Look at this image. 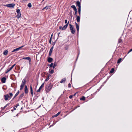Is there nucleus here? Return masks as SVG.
Here are the masks:
<instances>
[{
  "instance_id": "f257e3e1",
  "label": "nucleus",
  "mask_w": 132,
  "mask_h": 132,
  "mask_svg": "<svg viewBox=\"0 0 132 132\" xmlns=\"http://www.w3.org/2000/svg\"><path fill=\"white\" fill-rule=\"evenodd\" d=\"M52 88V86L51 85V83L48 84L45 87V90L47 92H49Z\"/></svg>"
},
{
  "instance_id": "f03ea898",
  "label": "nucleus",
  "mask_w": 132,
  "mask_h": 132,
  "mask_svg": "<svg viewBox=\"0 0 132 132\" xmlns=\"http://www.w3.org/2000/svg\"><path fill=\"white\" fill-rule=\"evenodd\" d=\"M70 29L71 33L74 34L75 33V30L74 29V27L73 25L71 24H69Z\"/></svg>"
},
{
  "instance_id": "7ed1b4c3",
  "label": "nucleus",
  "mask_w": 132,
  "mask_h": 132,
  "mask_svg": "<svg viewBox=\"0 0 132 132\" xmlns=\"http://www.w3.org/2000/svg\"><path fill=\"white\" fill-rule=\"evenodd\" d=\"M26 81L24 79H23L22 82V83L20 85V90H22L23 88L24 85L26 84Z\"/></svg>"
},
{
  "instance_id": "20e7f679",
  "label": "nucleus",
  "mask_w": 132,
  "mask_h": 132,
  "mask_svg": "<svg viewBox=\"0 0 132 132\" xmlns=\"http://www.w3.org/2000/svg\"><path fill=\"white\" fill-rule=\"evenodd\" d=\"M15 64H14L11 67L9 68L8 69H7V71H6L5 72V73H6L9 72L15 66Z\"/></svg>"
},
{
  "instance_id": "39448f33",
  "label": "nucleus",
  "mask_w": 132,
  "mask_h": 132,
  "mask_svg": "<svg viewBox=\"0 0 132 132\" xmlns=\"http://www.w3.org/2000/svg\"><path fill=\"white\" fill-rule=\"evenodd\" d=\"M24 46H22L21 47H20L19 48H16L15 49H14V50H13V51H12V52H14L15 51H18L19 50H20L21 48H22V47H23Z\"/></svg>"
},
{
  "instance_id": "423d86ee",
  "label": "nucleus",
  "mask_w": 132,
  "mask_h": 132,
  "mask_svg": "<svg viewBox=\"0 0 132 132\" xmlns=\"http://www.w3.org/2000/svg\"><path fill=\"white\" fill-rule=\"evenodd\" d=\"M77 6L78 7V8H81L80 3L79 1H77L76 3Z\"/></svg>"
},
{
  "instance_id": "0eeeda50",
  "label": "nucleus",
  "mask_w": 132,
  "mask_h": 132,
  "mask_svg": "<svg viewBox=\"0 0 132 132\" xmlns=\"http://www.w3.org/2000/svg\"><path fill=\"white\" fill-rule=\"evenodd\" d=\"M76 27L77 31V32H78L79 30V24H77L76 22H75Z\"/></svg>"
},
{
  "instance_id": "6e6552de",
  "label": "nucleus",
  "mask_w": 132,
  "mask_h": 132,
  "mask_svg": "<svg viewBox=\"0 0 132 132\" xmlns=\"http://www.w3.org/2000/svg\"><path fill=\"white\" fill-rule=\"evenodd\" d=\"M69 21L68 22V23H67L66 25H65V26H64L62 27V30H64L66 29L67 28L68 26V25L69 24Z\"/></svg>"
},
{
  "instance_id": "1a4fd4ad",
  "label": "nucleus",
  "mask_w": 132,
  "mask_h": 132,
  "mask_svg": "<svg viewBox=\"0 0 132 132\" xmlns=\"http://www.w3.org/2000/svg\"><path fill=\"white\" fill-rule=\"evenodd\" d=\"M53 48H54V47H53V46L51 48V49L50 50V51H49V56H51V54L52 52V51H53Z\"/></svg>"
},
{
  "instance_id": "9d476101",
  "label": "nucleus",
  "mask_w": 132,
  "mask_h": 132,
  "mask_svg": "<svg viewBox=\"0 0 132 132\" xmlns=\"http://www.w3.org/2000/svg\"><path fill=\"white\" fill-rule=\"evenodd\" d=\"M15 5V4H10L6 5L7 7H13Z\"/></svg>"
},
{
  "instance_id": "9b49d317",
  "label": "nucleus",
  "mask_w": 132,
  "mask_h": 132,
  "mask_svg": "<svg viewBox=\"0 0 132 132\" xmlns=\"http://www.w3.org/2000/svg\"><path fill=\"white\" fill-rule=\"evenodd\" d=\"M24 92H25V93L26 94H27L28 92V88L27 87V86L26 85H25V86Z\"/></svg>"
},
{
  "instance_id": "f8f14e48",
  "label": "nucleus",
  "mask_w": 132,
  "mask_h": 132,
  "mask_svg": "<svg viewBox=\"0 0 132 132\" xmlns=\"http://www.w3.org/2000/svg\"><path fill=\"white\" fill-rule=\"evenodd\" d=\"M4 96L5 100L7 101L8 100V98H9V96L8 94H7L6 95H5Z\"/></svg>"
},
{
  "instance_id": "ddd939ff",
  "label": "nucleus",
  "mask_w": 132,
  "mask_h": 132,
  "mask_svg": "<svg viewBox=\"0 0 132 132\" xmlns=\"http://www.w3.org/2000/svg\"><path fill=\"white\" fill-rule=\"evenodd\" d=\"M6 80V78L5 77H3L1 79L2 82L3 83H4L5 82Z\"/></svg>"
},
{
  "instance_id": "4468645a",
  "label": "nucleus",
  "mask_w": 132,
  "mask_h": 132,
  "mask_svg": "<svg viewBox=\"0 0 132 132\" xmlns=\"http://www.w3.org/2000/svg\"><path fill=\"white\" fill-rule=\"evenodd\" d=\"M76 18V20L77 22L79 23L80 21V15L77 16Z\"/></svg>"
},
{
  "instance_id": "2eb2a0df",
  "label": "nucleus",
  "mask_w": 132,
  "mask_h": 132,
  "mask_svg": "<svg viewBox=\"0 0 132 132\" xmlns=\"http://www.w3.org/2000/svg\"><path fill=\"white\" fill-rule=\"evenodd\" d=\"M66 80V78H63L60 81V82L61 83H63L65 82Z\"/></svg>"
},
{
  "instance_id": "dca6fc26",
  "label": "nucleus",
  "mask_w": 132,
  "mask_h": 132,
  "mask_svg": "<svg viewBox=\"0 0 132 132\" xmlns=\"http://www.w3.org/2000/svg\"><path fill=\"white\" fill-rule=\"evenodd\" d=\"M53 60V59L52 58L50 57L48 59V61L49 62H51Z\"/></svg>"
},
{
  "instance_id": "f3484780",
  "label": "nucleus",
  "mask_w": 132,
  "mask_h": 132,
  "mask_svg": "<svg viewBox=\"0 0 132 132\" xmlns=\"http://www.w3.org/2000/svg\"><path fill=\"white\" fill-rule=\"evenodd\" d=\"M8 53V51L7 50H6L3 52V54L4 55H6Z\"/></svg>"
},
{
  "instance_id": "a211bd4d",
  "label": "nucleus",
  "mask_w": 132,
  "mask_h": 132,
  "mask_svg": "<svg viewBox=\"0 0 132 132\" xmlns=\"http://www.w3.org/2000/svg\"><path fill=\"white\" fill-rule=\"evenodd\" d=\"M50 8V6H46L43 9V10H44L45 9H46V10L48 9H49Z\"/></svg>"
},
{
  "instance_id": "6ab92c4d",
  "label": "nucleus",
  "mask_w": 132,
  "mask_h": 132,
  "mask_svg": "<svg viewBox=\"0 0 132 132\" xmlns=\"http://www.w3.org/2000/svg\"><path fill=\"white\" fill-rule=\"evenodd\" d=\"M80 100L81 101H84L85 100V97L84 96H82L80 98Z\"/></svg>"
},
{
  "instance_id": "aec40b11",
  "label": "nucleus",
  "mask_w": 132,
  "mask_h": 132,
  "mask_svg": "<svg viewBox=\"0 0 132 132\" xmlns=\"http://www.w3.org/2000/svg\"><path fill=\"white\" fill-rule=\"evenodd\" d=\"M61 112H59L57 113L56 114L54 115L53 116V117H57L58 116L60 113Z\"/></svg>"
},
{
  "instance_id": "412c9836",
  "label": "nucleus",
  "mask_w": 132,
  "mask_h": 132,
  "mask_svg": "<svg viewBox=\"0 0 132 132\" xmlns=\"http://www.w3.org/2000/svg\"><path fill=\"white\" fill-rule=\"evenodd\" d=\"M30 59V58L29 57H23L22 59H24V60H29V59Z\"/></svg>"
},
{
  "instance_id": "4be33fe9",
  "label": "nucleus",
  "mask_w": 132,
  "mask_h": 132,
  "mask_svg": "<svg viewBox=\"0 0 132 132\" xmlns=\"http://www.w3.org/2000/svg\"><path fill=\"white\" fill-rule=\"evenodd\" d=\"M49 72L50 73L52 74L54 72V70L53 69H50L49 70Z\"/></svg>"
},
{
  "instance_id": "5701e85b",
  "label": "nucleus",
  "mask_w": 132,
  "mask_h": 132,
  "mask_svg": "<svg viewBox=\"0 0 132 132\" xmlns=\"http://www.w3.org/2000/svg\"><path fill=\"white\" fill-rule=\"evenodd\" d=\"M71 8H73V9L74 11L77 9L75 6L74 5H72L71 6Z\"/></svg>"
},
{
  "instance_id": "b1692460",
  "label": "nucleus",
  "mask_w": 132,
  "mask_h": 132,
  "mask_svg": "<svg viewBox=\"0 0 132 132\" xmlns=\"http://www.w3.org/2000/svg\"><path fill=\"white\" fill-rule=\"evenodd\" d=\"M30 91L31 92V94L32 95H33V91H32V86L31 85H30Z\"/></svg>"
},
{
  "instance_id": "393cba45",
  "label": "nucleus",
  "mask_w": 132,
  "mask_h": 132,
  "mask_svg": "<svg viewBox=\"0 0 132 132\" xmlns=\"http://www.w3.org/2000/svg\"><path fill=\"white\" fill-rule=\"evenodd\" d=\"M114 71V68H112L111 70L110 71V73H112Z\"/></svg>"
},
{
  "instance_id": "a878e982",
  "label": "nucleus",
  "mask_w": 132,
  "mask_h": 132,
  "mask_svg": "<svg viewBox=\"0 0 132 132\" xmlns=\"http://www.w3.org/2000/svg\"><path fill=\"white\" fill-rule=\"evenodd\" d=\"M9 95H10V96H9V97L10 98H11L13 96V94L12 93H9Z\"/></svg>"
},
{
  "instance_id": "bb28decb",
  "label": "nucleus",
  "mask_w": 132,
  "mask_h": 132,
  "mask_svg": "<svg viewBox=\"0 0 132 132\" xmlns=\"http://www.w3.org/2000/svg\"><path fill=\"white\" fill-rule=\"evenodd\" d=\"M81 8H78V12L79 14V15L80 16Z\"/></svg>"
},
{
  "instance_id": "cd10ccee",
  "label": "nucleus",
  "mask_w": 132,
  "mask_h": 132,
  "mask_svg": "<svg viewBox=\"0 0 132 132\" xmlns=\"http://www.w3.org/2000/svg\"><path fill=\"white\" fill-rule=\"evenodd\" d=\"M121 60H122V59L121 58L119 59L118 60L117 63H120L121 62Z\"/></svg>"
},
{
  "instance_id": "c85d7f7f",
  "label": "nucleus",
  "mask_w": 132,
  "mask_h": 132,
  "mask_svg": "<svg viewBox=\"0 0 132 132\" xmlns=\"http://www.w3.org/2000/svg\"><path fill=\"white\" fill-rule=\"evenodd\" d=\"M21 16V13L18 14L17 15V18H20Z\"/></svg>"
},
{
  "instance_id": "c756f323",
  "label": "nucleus",
  "mask_w": 132,
  "mask_h": 132,
  "mask_svg": "<svg viewBox=\"0 0 132 132\" xmlns=\"http://www.w3.org/2000/svg\"><path fill=\"white\" fill-rule=\"evenodd\" d=\"M28 6L30 8L32 6L31 4L30 3H28Z\"/></svg>"
},
{
  "instance_id": "7c9ffc66",
  "label": "nucleus",
  "mask_w": 132,
  "mask_h": 132,
  "mask_svg": "<svg viewBox=\"0 0 132 132\" xmlns=\"http://www.w3.org/2000/svg\"><path fill=\"white\" fill-rule=\"evenodd\" d=\"M16 12L17 13V14H19L20 13V10L19 9H18L16 10Z\"/></svg>"
},
{
  "instance_id": "2f4dec72",
  "label": "nucleus",
  "mask_w": 132,
  "mask_h": 132,
  "mask_svg": "<svg viewBox=\"0 0 132 132\" xmlns=\"http://www.w3.org/2000/svg\"><path fill=\"white\" fill-rule=\"evenodd\" d=\"M41 89V86L40 87H39V89H38V90H37V92H39L40 91Z\"/></svg>"
},
{
  "instance_id": "473e14b6",
  "label": "nucleus",
  "mask_w": 132,
  "mask_h": 132,
  "mask_svg": "<svg viewBox=\"0 0 132 132\" xmlns=\"http://www.w3.org/2000/svg\"><path fill=\"white\" fill-rule=\"evenodd\" d=\"M7 104L6 105H5L4 107H2L1 108V109L2 110H3L7 106Z\"/></svg>"
},
{
  "instance_id": "72a5a7b5",
  "label": "nucleus",
  "mask_w": 132,
  "mask_h": 132,
  "mask_svg": "<svg viewBox=\"0 0 132 132\" xmlns=\"http://www.w3.org/2000/svg\"><path fill=\"white\" fill-rule=\"evenodd\" d=\"M74 11H75V13L74 15H76V16H77V9L76 10H74Z\"/></svg>"
},
{
  "instance_id": "f704fd0d",
  "label": "nucleus",
  "mask_w": 132,
  "mask_h": 132,
  "mask_svg": "<svg viewBox=\"0 0 132 132\" xmlns=\"http://www.w3.org/2000/svg\"><path fill=\"white\" fill-rule=\"evenodd\" d=\"M53 63H51V64L50 65H48V66H49V65L50 66V67H53Z\"/></svg>"
},
{
  "instance_id": "c9c22d12",
  "label": "nucleus",
  "mask_w": 132,
  "mask_h": 132,
  "mask_svg": "<svg viewBox=\"0 0 132 132\" xmlns=\"http://www.w3.org/2000/svg\"><path fill=\"white\" fill-rule=\"evenodd\" d=\"M122 40L121 39V38H119L118 40V43H121L122 42Z\"/></svg>"
},
{
  "instance_id": "e433bc0d",
  "label": "nucleus",
  "mask_w": 132,
  "mask_h": 132,
  "mask_svg": "<svg viewBox=\"0 0 132 132\" xmlns=\"http://www.w3.org/2000/svg\"><path fill=\"white\" fill-rule=\"evenodd\" d=\"M56 62H55L54 64V65L53 67V68H54L55 67H56Z\"/></svg>"
},
{
  "instance_id": "4c0bfd02",
  "label": "nucleus",
  "mask_w": 132,
  "mask_h": 132,
  "mask_svg": "<svg viewBox=\"0 0 132 132\" xmlns=\"http://www.w3.org/2000/svg\"><path fill=\"white\" fill-rule=\"evenodd\" d=\"M71 87V84L69 83L68 85V87L69 88H70Z\"/></svg>"
},
{
  "instance_id": "58836bf2",
  "label": "nucleus",
  "mask_w": 132,
  "mask_h": 132,
  "mask_svg": "<svg viewBox=\"0 0 132 132\" xmlns=\"http://www.w3.org/2000/svg\"><path fill=\"white\" fill-rule=\"evenodd\" d=\"M73 95H71L69 96V97L70 99H71L73 97Z\"/></svg>"
},
{
  "instance_id": "ea45409f",
  "label": "nucleus",
  "mask_w": 132,
  "mask_h": 132,
  "mask_svg": "<svg viewBox=\"0 0 132 132\" xmlns=\"http://www.w3.org/2000/svg\"><path fill=\"white\" fill-rule=\"evenodd\" d=\"M52 39H51V37L50 38L49 40V43L50 44H51Z\"/></svg>"
},
{
  "instance_id": "a19ab883",
  "label": "nucleus",
  "mask_w": 132,
  "mask_h": 132,
  "mask_svg": "<svg viewBox=\"0 0 132 132\" xmlns=\"http://www.w3.org/2000/svg\"><path fill=\"white\" fill-rule=\"evenodd\" d=\"M24 95V93H23V94H22L20 96V97H22Z\"/></svg>"
},
{
  "instance_id": "79ce46f5",
  "label": "nucleus",
  "mask_w": 132,
  "mask_h": 132,
  "mask_svg": "<svg viewBox=\"0 0 132 132\" xmlns=\"http://www.w3.org/2000/svg\"><path fill=\"white\" fill-rule=\"evenodd\" d=\"M19 90H18L17 93H16V94H15L16 95V96H17L19 94Z\"/></svg>"
},
{
  "instance_id": "37998d69",
  "label": "nucleus",
  "mask_w": 132,
  "mask_h": 132,
  "mask_svg": "<svg viewBox=\"0 0 132 132\" xmlns=\"http://www.w3.org/2000/svg\"><path fill=\"white\" fill-rule=\"evenodd\" d=\"M49 77L48 76L46 79H45V81H48L49 79Z\"/></svg>"
},
{
  "instance_id": "c03bdc74",
  "label": "nucleus",
  "mask_w": 132,
  "mask_h": 132,
  "mask_svg": "<svg viewBox=\"0 0 132 132\" xmlns=\"http://www.w3.org/2000/svg\"><path fill=\"white\" fill-rule=\"evenodd\" d=\"M19 105L18 103H17L16 104V106H15L16 107H17L19 106Z\"/></svg>"
},
{
  "instance_id": "a18cd8bd",
  "label": "nucleus",
  "mask_w": 132,
  "mask_h": 132,
  "mask_svg": "<svg viewBox=\"0 0 132 132\" xmlns=\"http://www.w3.org/2000/svg\"><path fill=\"white\" fill-rule=\"evenodd\" d=\"M28 60L29 61V64H30V62H31V58L30 59H29V60Z\"/></svg>"
},
{
  "instance_id": "49530a36",
  "label": "nucleus",
  "mask_w": 132,
  "mask_h": 132,
  "mask_svg": "<svg viewBox=\"0 0 132 132\" xmlns=\"http://www.w3.org/2000/svg\"><path fill=\"white\" fill-rule=\"evenodd\" d=\"M65 23H67V20H65Z\"/></svg>"
},
{
  "instance_id": "de8ad7c7",
  "label": "nucleus",
  "mask_w": 132,
  "mask_h": 132,
  "mask_svg": "<svg viewBox=\"0 0 132 132\" xmlns=\"http://www.w3.org/2000/svg\"><path fill=\"white\" fill-rule=\"evenodd\" d=\"M62 27L61 26H60L59 27V29H61L62 30Z\"/></svg>"
},
{
  "instance_id": "09e8293b",
  "label": "nucleus",
  "mask_w": 132,
  "mask_h": 132,
  "mask_svg": "<svg viewBox=\"0 0 132 132\" xmlns=\"http://www.w3.org/2000/svg\"><path fill=\"white\" fill-rule=\"evenodd\" d=\"M132 51V48L128 52V53H130V52L131 51Z\"/></svg>"
},
{
  "instance_id": "8fccbe9b",
  "label": "nucleus",
  "mask_w": 132,
  "mask_h": 132,
  "mask_svg": "<svg viewBox=\"0 0 132 132\" xmlns=\"http://www.w3.org/2000/svg\"><path fill=\"white\" fill-rule=\"evenodd\" d=\"M17 96L15 95L14 96L13 98V100Z\"/></svg>"
},
{
  "instance_id": "3c124183",
  "label": "nucleus",
  "mask_w": 132,
  "mask_h": 132,
  "mask_svg": "<svg viewBox=\"0 0 132 132\" xmlns=\"http://www.w3.org/2000/svg\"><path fill=\"white\" fill-rule=\"evenodd\" d=\"M44 83H43L42 84V87L44 86Z\"/></svg>"
},
{
  "instance_id": "603ef678",
  "label": "nucleus",
  "mask_w": 132,
  "mask_h": 132,
  "mask_svg": "<svg viewBox=\"0 0 132 132\" xmlns=\"http://www.w3.org/2000/svg\"><path fill=\"white\" fill-rule=\"evenodd\" d=\"M60 34V32H59L58 33V36H59V34Z\"/></svg>"
},
{
  "instance_id": "864d4df0",
  "label": "nucleus",
  "mask_w": 132,
  "mask_h": 132,
  "mask_svg": "<svg viewBox=\"0 0 132 132\" xmlns=\"http://www.w3.org/2000/svg\"><path fill=\"white\" fill-rule=\"evenodd\" d=\"M76 93H75V94H74V95H73V96H75V95H76Z\"/></svg>"
},
{
  "instance_id": "5fc2aeb1",
  "label": "nucleus",
  "mask_w": 132,
  "mask_h": 132,
  "mask_svg": "<svg viewBox=\"0 0 132 132\" xmlns=\"http://www.w3.org/2000/svg\"><path fill=\"white\" fill-rule=\"evenodd\" d=\"M13 109H14V110H16V109L15 107H14Z\"/></svg>"
},
{
  "instance_id": "6e6d98bb",
  "label": "nucleus",
  "mask_w": 132,
  "mask_h": 132,
  "mask_svg": "<svg viewBox=\"0 0 132 132\" xmlns=\"http://www.w3.org/2000/svg\"><path fill=\"white\" fill-rule=\"evenodd\" d=\"M52 36H53V34H52V35H51V37L50 38H51V39H52Z\"/></svg>"
},
{
  "instance_id": "4d7b16f0",
  "label": "nucleus",
  "mask_w": 132,
  "mask_h": 132,
  "mask_svg": "<svg viewBox=\"0 0 132 132\" xmlns=\"http://www.w3.org/2000/svg\"><path fill=\"white\" fill-rule=\"evenodd\" d=\"M27 0H23V1H26Z\"/></svg>"
},
{
  "instance_id": "13d9d810",
  "label": "nucleus",
  "mask_w": 132,
  "mask_h": 132,
  "mask_svg": "<svg viewBox=\"0 0 132 132\" xmlns=\"http://www.w3.org/2000/svg\"><path fill=\"white\" fill-rule=\"evenodd\" d=\"M14 110H11V111H13Z\"/></svg>"
},
{
  "instance_id": "bf43d9fd",
  "label": "nucleus",
  "mask_w": 132,
  "mask_h": 132,
  "mask_svg": "<svg viewBox=\"0 0 132 132\" xmlns=\"http://www.w3.org/2000/svg\"><path fill=\"white\" fill-rule=\"evenodd\" d=\"M44 0H43V1H42V2L43 1H44Z\"/></svg>"
},
{
  "instance_id": "052dcab7",
  "label": "nucleus",
  "mask_w": 132,
  "mask_h": 132,
  "mask_svg": "<svg viewBox=\"0 0 132 132\" xmlns=\"http://www.w3.org/2000/svg\"><path fill=\"white\" fill-rule=\"evenodd\" d=\"M23 68V67H21V68Z\"/></svg>"
},
{
  "instance_id": "680f3d73",
  "label": "nucleus",
  "mask_w": 132,
  "mask_h": 132,
  "mask_svg": "<svg viewBox=\"0 0 132 132\" xmlns=\"http://www.w3.org/2000/svg\"><path fill=\"white\" fill-rule=\"evenodd\" d=\"M18 114H17L16 115V116H18Z\"/></svg>"
},
{
  "instance_id": "e2e57ef3",
  "label": "nucleus",
  "mask_w": 132,
  "mask_h": 132,
  "mask_svg": "<svg viewBox=\"0 0 132 132\" xmlns=\"http://www.w3.org/2000/svg\"><path fill=\"white\" fill-rule=\"evenodd\" d=\"M50 126V127L51 126Z\"/></svg>"
},
{
  "instance_id": "0e129e2a",
  "label": "nucleus",
  "mask_w": 132,
  "mask_h": 132,
  "mask_svg": "<svg viewBox=\"0 0 132 132\" xmlns=\"http://www.w3.org/2000/svg\"><path fill=\"white\" fill-rule=\"evenodd\" d=\"M0 13H1L0 12Z\"/></svg>"
}]
</instances>
